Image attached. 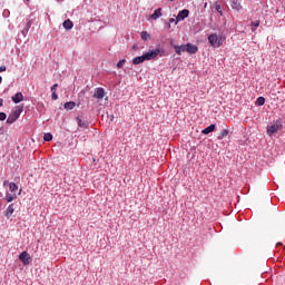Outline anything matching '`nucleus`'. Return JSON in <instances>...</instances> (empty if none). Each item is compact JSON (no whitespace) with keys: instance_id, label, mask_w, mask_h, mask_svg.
<instances>
[{"instance_id":"nucleus-1","label":"nucleus","mask_w":285,"mask_h":285,"mask_svg":"<svg viewBox=\"0 0 285 285\" xmlns=\"http://www.w3.org/2000/svg\"><path fill=\"white\" fill-rule=\"evenodd\" d=\"M159 52H161V50L159 49H155L149 52H146L142 56H138L134 58L132 63L134 66H139V63H144V61H151V59H156V57H159Z\"/></svg>"},{"instance_id":"nucleus-2","label":"nucleus","mask_w":285,"mask_h":285,"mask_svg":"<svg viewBox=\"0 0 285 285\" xmlns=\"http://www.w3.org/2000/svg\"><path fill=\"white\" fill-rule=\"evenodd\" d=\"M23 112V107L17 106L8 116L7 124H14L21 117V114Z\"/></svg>"},{"instance_id":"nucleus-3","label":"nucleus","mask_w":285,"mask_h":285,"mask_svg":"<svg viewBox=\"0 0 285 285\" xmlns=\"http://www.w3.org/2000/svg\"><path fill=\"white\" fill-rule=\"evenodd\" d=\"M208 41L213 48H219L222 43H224V39H222V36H217L216 33H212L208 36Z\"/></svg>"},{"instance_id":"nucleus-4","label":"nucleus","mask_w":285,"mask_h":285,"mask_svg":"<svg viewBox=\"0 0 285 285\" xmlns=\"http://www.w3.org/2000/svg\"><path fill=\"white\" fill-rule=\"evenodd\" d=\"M19 259L20 262H22L24 266H29V264L32 262V259L30 258V254H28V252L20 253Z\"/></svg>"},{"instance_id":"nucleus-5","label":"nucleus","mask_w":285,"mask_h":285,"mask_svg":"<svg viewBox=\"0 0 285 285\" xmlns=\"http://www.w3.org/2000/svg\"><path fill=\"white\" fill-rule=\"evenodd\" d=\"M188 14H190V11L188 9L179 11L176 17V24L179 23V21H184V19H187Z\"/></svg>"},{"instance_id":"nucleus-6","label":"nucleus","mask_w":285,"mask_h":285,"mask_svg":"<svg viewBox=\"0 0 285 285\" xmlns=\"http://www.w3.org/2000/svg\"><path fill=\"white\" fill-rule=\"evenodd\" d=\"M106 97V90L101 87L96 88L94 98L95 99H104Z\"/></svg>"},{"instance_id":"nucleus-7","label":"nucleus","mask_w":285,"mask_h":285,"mask_svg":"<svg viewBox=\"0 0 285 285\" xmlns=\"http://www.w3.org/2000/svg\"><path fill=\"white\" fill-rule=\"evenodd\" d=\"M187 52L188 55H197L199 48L193 43H187Z\"/></svg>"},{"instance_id":"nucleus-8","label":"nucleus","mask_w":285,"mask_h":285,"mask_svg":"<svg viewBox=\"0 0 285 285\" xmlns=\"http://www.w3.org/2000/svg\"><path fill=\"white\" fill-rule=\"evenodd\" d=\"M230 7L236 11L239 12L242 10V1L240 0H232Z\"/></svg>"},{"instance_id":"nucleus-9","label":"nucleus","mask_w":285,"mask_h":285,"mask_svg":"<svg viewBox=\"0 0 285 285\" xmlns=\"http://www.w3.org/2000/svg\"><path fill=\"white\" fill-rule=\"evenodd\" d=\"M173 48L176 55H181V52H187V45H183V46L174 45Z\"/></svg>"},{"instance_id":"nucleus-10","label":"nucleus","mask_w":285,"mask_h":285,"mask_svg":"<svg viewBox=\"0 0 285 285\" xmlns=\"http://www.w3.org/2000/svg\"><path fill=\"white\" fill-rule=\"evenodd\" d=\"M279 125H272L267 128V135L269 137H273V135H275V132H277L279 130Z\"/></svg>"},{"instance_id":"nucleus-11","label":"nucleus","mask_w":285,"mask_h":285,"mask_svg":"<svg viewBox=\"0 0 285 285\" xmlns=\"http://www.w3.org/2000/svg\"><path fill=\"white\" fill-rule=\"evenodd\" d=\"M12 101L13 104H21L23 100V94L22 92H17L14 96H12Z\"/></svg>"},{"instance_id":"nucleus-12","label":"nucleus","mask_w":285,"mask_h":285,"mask_svg":"<svg viewBox=\"0 0 285 285\" xmlns=\"http://www.w3.org/2000/svg\"><path fill=\"white\" fill-rule=\"evenodd\" d=\"M159 17H161V8L156 9L154 13L150 16V19H153L154 21H157Z\"/></svg>"},{"instance_id":"nucleus-13","label":"nucleus","mask_w":285,"mask_h":285,"mask_svg":"<svg viewBox=\"0 0 285 285\" xmlns=\"http://www.w3.org/2000/svg\"><path fill=\"white\" fill-rule=\"evenodd\" d=\"M65 30H72L75 23H72V21L70 19L65 20L62 23Z\"/></svg>"},{"instance_id":"nucleus-14","label":"nucleus","mask_w":285,"mask_h":285,"mask_svg":"<svg viewBox=\"0 0 285 285\" xmlns=\"http://www.w3.org/2000/svg\"><path fill=\"white\" fill-rule=\"evenodd\" d=\"M14 214V205L11 204L7 207V214L6 216L8 217V219H10V217H12V215Z\"/></svg>"},{"instance_id":"nucleus-15","label":"nucleus","mask_w":285,"mask_h":285,"mask_svg":"<svg viewBox=\"0 0 285 285\" xmlns=\"http://www.w3.org/2000/svg\"><path fill=\"white\" fill-rule=\"evenodd\" d=\"M203 135H210V132H215V125H210L208 127H206L205 129H203Z\"/></svg>"},{"instance_id":"nucleus-16","label":"nucleus","mask_w":285,"mask_h":285,"mask_svg":"<svg viewBox=\"0 0 285 285\" xmlns=\"http://www.w3.org/2000/svg\"><path fill=\"white\" fill-rule=\"evenodd\" d=\"M76 106L77 104L75 101H69L65 104L63 108L65 110H72Z\"/></svg>"},{"instance_id":"nucleus-17","label":"nucleus","mask_w":285,"mask_h":285,"mask_svg":"<svg viewBox=\"0 0 285 285\" xmlns=\"http://www.w3.org/2000/svg\"><path fill=\"white\" fill-rule=\"evenodd\" d=\"M14 199H17V195L16 194L8 193L6 195V202H8L9 204H10V202H14Z\"/></svg>"},{"instance_id":"nucleus-18","label":"nucleus","mask_w":285,"mask_h":285,"mask_svg":"<svg viewBox=\"0 0 285 285\" xmlns=\"http://www.w3.org/2000/svg\"><path fill=\"white\" fill-rule=\"evenodd\" d=\"M9 190H11V193H17V190H19V186L16 183H10Z\"/></svg>"},{"instance_id":"nucleus-19","label":"nucleus","mask_w":285,"mask_h":285,"mask_svg":"<svg viewBox=\"0 0 285 285\" xmlns=\"http://www.w3.org/2000/svg\"><path fill=\"white\" fill-rule=\"evenodd\" d=\"M228 129H224L223 131H220L219 134H218V139L219 140H222V139H224L225 137H228Z\"/></svg>"},{"instance_id":"nucleus-20","label":"nucleus","mask_w":285,"mask_h":285,"mask_svg":"<svg viewBox=\"0 0 285 285\" xmlns=\"http://www.w3.org/2000/svg\"><path fill=\"white\" fill-rule=\"evenodd\" d=\"M264 104H266V98L258 97L256 100V106H264Z\"/></svg>"},{"instance_id":"nucleus-21","label":"nucleus","mask_w":285,"mask_h":285,"mask_svg":"<svg viewBox=\"0 0 285 285\" xmlns=\"http://www.w3.org/2000/svg\"><path fill=\"white\" fill-rule=\"evenodd\" d=\"M141 39H142V41H148V39H150V33L147 31H142Z\"/></svg>"},{"instance_id":"nucleus-22","label":"nucleus","mask_w":285,"mask_h":285,"mask_svg":"<svg viewBox=\"0 0 285 285\" xmlns=\"http://www.w3.org/2000/svg\"><path fill=\"white\" fill-rule=\"evenodd\" d=\"M259 28V21L252 22V32H255Z\"/></svg>"},{"instance_id":"nucleus-23","label":"nucleus","mask_w":285,"mask_h":285,"mask_svg":"<svg viewBox=\"0 0 285 285\" xmlns=\"http://www.w3.org/2000/svg\"><path fill=\"white\" fill-rule=\"evenodd\" d=\"M43 139L46 141H52V134H50V132L45 134Z\"/></svg>"},{"instance_id":"nucleus-24","label":"nucleus","mask_w":285,"mask_h":285,"mask_svg":"<svg viewBox=\"0 0 285 285\" xmlns=\"http://www.w3.org/2000/svg\"><path fill=\"white\" fill-rule=\"evenodd\" d=\"M77 121H78V126H80V128H86V126H88V124L83 122L81 120V118H77Z\"/></svg>"},{"instance_id":"nucleus-25","label":"nucleus","mask_w":285,"mask_h":285,"mask_svg":"<svg viewBox=\"0 0 285 285\" xmlns=\"http://www.w3.org/2000/svg\"><path fill=\"white\" fill-rule=\"evenodd\" d=\"M125 63H126V59L120 60V61L117 63V68H124Z\"/></svg>"},{"instance_id":"nucleus-26","label":"nucleus","mask_w":285,"mask_h":285,"mask_svg":"<svg viewBox=\"0 0 285 285\" xmlns=\"http://www.w3.org/2000/svg\"><path fill=\"white\" fill-rule=\"evenodd\" d=\"M51 99H52L53 101H57V99H59V96L57 95V91H52V94H51Z\"/></svg>"},{"instance_id":"nucleus-27","label":"nucleus","mask_w":285,"mask_h":285,"mask_svg":"<svg viewBox=\"0 0 285 285\" xmlns=\"http://www.w3.org/2000/svg\"><path fill=\"white\" fill-rule=\"evenodd\" d=\"M7 117L6 112H0V121H6Z\"/></svg>"},{"instance_id":"nucleus-28","label":"nucleus","mask_w":285,"mask_h":285,"mask_svg":"<svg viewBox=\"0 0 285 285\" xmlns=\"http://www.w3.org/2000/svg\"><path fill=\"white\" fill-rule=\"evenodd\" d=\"M57 88H59V83H55V85L51 87V92H57Z\"/></svg>"},{"instance_id":"nucleus-29","label":"nucleus","mask_w":285,"mask_h":285,"mask_svg":"<svg viewBox=\"0 0 285 285\" xmlns=\"http://www.w3.org/2000/svg\"><path fill=\"white\" fill-rule=\"evenodd\" d=\"M216 10L222 14V6L216 4Z\"/></svg>"},{"instance_id":"nucleus-30","label":"nucleus","mask_w":285,"mask_h":285,"mask_svg":"<svg viewBox=\"0 0 285 285\" xmlns=\"http://www.w3.org/2000/svg\"><path fill=\"white\" fill-rule=\"evenodd\" d=\"M169 23H177V20H175V18H170Z\"/></svg>"},{"instance_id":"nucleus-31","label":"nucleus","mask_w":285,"mask_h":285,"mask_svg":"<svg viewBox=\"0 0 285 285\" xmlns=\"http://www.w3.org/2000/svg\"><path fill=\"white\" fill-rule=\"evenodd\" d=\"M0 72H6V66L0 67Z\"/></svg>"},{"instance_id":"nucleus-32","label":"nucleus","mask_w":285,"mask_h":285,"mask_svg":"<svg viewBox=\"0 0 285 285\" xmlns=\"http://www.w3.org/2000/svg\"><path fill=\"white\" fill-rule=\"evenodd\" d=\"M3 106V98H0V108Z\"/></svg>"},{"instance_id":"nucleus-33","label":"nucleus","mask_w":285,"mask_h":285,"mask_svg":"<svg viewBox=\"0 0 285 285\" xmlns=\"http://www.w3.org/2000/svg\"><path fill=\"white\" fill-rule=\"evenodd\" d=\"M132 50H137V45H134V46H132Z\"/></svg>"},{"instance_id":"nucleus-34","label":"nucleus","mask_w":285,"mask_h":285,"mask_svg":"<svg viewBox=\"0 0 285 285\" xmlns=\"http://www.w3.org/2000/svg\"><path fill=\"white\" fill-rule=\"evenodd\" d=\"M3 81V78L0 76V83Z\"/></svg>"},{"instance_id":"nucleus-35","label":"nucleus","mask_w":285,"mask_h":285,"mask_svg":"<svg viewBox=\"0 0 285 285\" xmlns=\"http://www.w3.org/2000/svg\"><path fill=\"white\" fill-rule=\"evenodd\" d=\"M78 106H81V102H78Z\"/></svg>"},{"instance_id":"nucleus-36","label":"nucleus","mask_w":285,"mask_h":285,"mask_svg":"<svg viewBox=\"0 0 285 285\" xmlns=\"http://www.w3.org/2000/svg\"><path fill=\"white\" fill-rule=\"evenodd\" d=\"M282 243H277V246H279Z\"/></svg>"},{"instance_id":"nucleus-37","label":"nucleus","mask_w":285,"mask_h":285,"mask_svg":"<svg viewBox=\"0 0 285 285\" xmlns=\"http://www.w3.org/2000/svg\"><path fill=\"white\" fill-rule=\"evenodd\" d=\"M168 28H170V24H168Z\"/></svg>"},{"instance_id":"nucleus-38","label":"nucleus","mask_w":285,"mask_h":285,"mask_svg":"<svg viewBox=\"0 0 285 285\" xmlns=\"http://www.w3.org/2000/svg\"><path fill=\"white\" fill-rule=\"evenodd\" d=\"M169 1H175V0H169Z\"/></svg>"}]
</instances>
